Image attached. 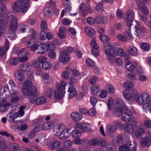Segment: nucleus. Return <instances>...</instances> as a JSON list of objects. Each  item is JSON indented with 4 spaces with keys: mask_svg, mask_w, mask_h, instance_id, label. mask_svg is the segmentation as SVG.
<instances>
[{
    "mask_svg": "<svg viewBox=\"0 0 151 151\" xmlns=\"http://www.w3.org/2000/svg\"><path fill=\"white\" fill-rule=\"evenodd\" d=\"M19 117V115L17 112L11 114L9 116V121L12 122L14 123H17L15 119Z\"/></svg>",
    "mask_w": 151,
    "mask_h": 151,
    "instance_id": "nucleus-43",
    "label": "nucleus"
},
{
    "mask_svg": "<svg viewBox=\"0 0 151 151\" xmlns=\"http://www.w3.org/2000/svg\"><path fill=\"white\" fill-rule=\"evenodd\" d=\"M106 149L108 151H115L116 150V147L113 145H108L106 147Z\"/></svg>",
    "mask_w": 151,
    "mask_h": 151,
    "instance_id": "nucleus-64",
    "label": "nucleus"
},
{
    "mask_svg": "<svg viewBox=\"0 0 151 151\" xmlns=\"http://www.w3.org/2000/svg\"><path fill=\"white\" fill-rule=\"evenodd\" d=\"M119 149V151H129L128 146L127 145V143L120 147Z\"/></svg>",
    "mask_w": 151,
    "mask_h": 151,
    "instance_id": "nucleus-57",
    "label": "nucleus"
},
{
    "mask_svg": "<svg viewBox=\"0 0 151 151\" xmlns=\"http://www.w3.org/2000/svg\"><path fill=\"white\" fill-rule=\"evenodd\" d=\"M126 143L127 145L128 146L129 151L131 150H136L137 145L135 142L134 141H129Z\"/></svg>",
    "mask_w": 151,
    "mask_h": 151,
    "instance_id": "nucleus-36",
    "label": "nucleus"
},
{
    "mask_svg": "<svg viewBox=\"0 0 151 151\" xmlns=\"http://www.w3.org/2000/svg\"><path fill=\"white\" fill-rule=\"evenodd\" d=\"M113 49L114 51V54L116 56L119 55L120 56H124L125 55V52L122 49H119L117 50L115 49L113 47Z\"/></svg>",
    "mask_w": 151,
    "mask_h": 151,
    "instance_id": "nucleus-29",
    "label": "nucleus"
},
{
    "mask_svg": "<svg viewBox=\"0 0 151 151\" xmlns=\"http://www.w3.org/2000/svg\"><path fill=\"white\" fill-rule=\"evenodd\" d=\"M53 123L51 122H47L42 125V129L43 130H49L52 128Z\"/></svg>",
    "mask_w": 151,
    "mask_h": 151,
    "instance_id": "nucleus-34",
    "label": "nucleus"
},
{
    "mask_svg": "<svg viewBox=\"0 0 151 151\" xmlns=\"http://www.w3.org/2000/svg\"><path fill=\"white\" fill-rule=\"evenodd\" d=\"M91 90L92 93L94 95H96L99 92L100 89L99 86L95 85L92 86Z\"/></svg>",
    "mask_w": 151,
    "mask_h": 151,
    "instance_id": "nucleus-38",
    "label": "nucleus"
},
{
    "mask_svg": "<svg viewBox=\"0 0 151 151\" xmlns=\"http://www.w3.org/2000/svg\"><path fill=\"white\" fill-rule=\"evenodd\" d=\"M124 86L127 90H132L134 88V85L131 81H125L124 83Z\"/></svg>",
    "mask_w": 151,
    "mask_h": 151,
    "instance_id": "nucleus-28",
    "label": "nucleus"
},
{
    "mask_svg": "<svg viewBox=\"0 0 151 151\" xmlns=\"http://www.w3.org/2000/svg\"><path fill=\"white\" fill-rule=\"evenodd\" d=\"M139 95L144 103L142 106L143 109L145 112H147L151 109L150 96L146 93H143Z\"/></svg>",
    "mask_w": 151,
    "mask_h": 151,
    "instance_id": "nucleus-7",
    "label": "nucleus"
},
{
    "mask_svg": "<svg viewBox=\"0 0 151 151\" xmlns=\"http://www.w3.org/2000/svg\"><path fill=\"white\" fill-rule=\"evenodd\" d=\"M141 145L143 147H148L151 144V137H146L142 138L140 140Z\"/></svg>",
    "mask_w": 151,
    "mask_h": 151,
    "instance_id": "nucleus-15",
    "label": "nucleus"
},
{
    "mask_svg": "<svg viewBox=\"0 0 151 151\" xmlns=\"http://www.w3.org/2000/svg\"><path fill=\"white\" fill-rule=\"evenodd\" d=\"M32 83L30 80H27L23 85L22 92L23 94L27 96L33 95L37 92V88L32 86Z\"/></svg>",
    "mask_w": 151,
    "mask_h": 151,
    "instance_id": "nucleus-5",
    "label": "nucleus"
},
{
    "mask_svg": "<svg viewBox=\"0 0 151 151\" xmlns=\"http://www.w3.org/2000/svg\"><path fill=\"white\" fill-rule=\"evenodd\" d=\"M39 128L38 126L36 127L34 129V130L29 132L28 134V137L29 138L32 139L35 137L37 134L36 132L39 131V130L37 129Z\"/></svg>",
    "mask_w": 151,
    "mask_h": 151,
    "instance_id": "nucleus-31",
    "label": "nucleus"
},
{
    "mask_svg": "<svg viewBox=\"0 0 151 151\" xmlns=\"http://www.w3.org/2000/svg\"><path fill=\"white\" fill-rule=\"evenodd\" d=\"M19 27V30L20 32L22 33H25L27 32H28L29 34L26 37H28L29 35L30 36H31L32 34V31L31 29H33L34 32H35L33 29L29 28L28 26L24 24H21Z\"/></svg>",
    "mask_w": 151,
    "mask_h": 151,
    "instance_id": "nucleus-13",
    "label": "nucleus"
},
{
    "mask_svg": "<svg viewBox=\"0 0 151 151\" xmlns=\"http://www.w3.org/2000/svg\"><path fill=\"white\" fill-rule=\"evenodd\" d=\"M136 101L137 104L140 105H143V104H144L143 101L142 100L141 97H140L139 94L136 97Z\"/></svg>",
    "mask_w": 151,
    "mask_h": 151,
    "instance_id": "nucleus-61",
    "label": "nucleus"
},
{
    "mask_svg": "<svg viewBox=\"0 0 151 151\" xmlns=\"http://www.w3.org/2000/svg\"><path fill=\"white\" fill-rule=\"evenodd\" d=\"M72 142L69 140H67L65 141L63 143V146L65 147L66 148H68L70 147L72 145Z\"/></svg>",
    "mask_w": 151,
    "mask_h": 151,
    "instance_id": "nucleus-63",
    "label": "nucleus"
},
{
    "mask_svg": "<svg viewBox=\"0 0 151 151\" xmlns=\"http://www.w3.org/2000/svg\"><path fill=\"white\" fill-rule=\"evenodd\" d=\"M20 150L19 145L16 143H13L10 145L9 151H18Z\"/></svg>",
    "mask_w": 151,
    "mask_h": 151,
    "instance_id": "nucleus-35",
    "label": "nucleus"
},
{
    "mask_svg": "<svg viewBox=\"0 0 151 151\" xmlns=\"http://www.w3.org/2000/svg\"><path fill=\"white\" fill-rule=\"evenodd\" d=\"M84 31L86 34L89 36H92L95 33V30L90 27L86 26L84 27Z\"/></svg>",
    "mask_w": 151,
    "mask_h": 151,
    "instance_id": "nucleus-27",
    "label": "nucleus"
},
{
    "mask_svg": "<svg viewBox=\"0 0 151 151\" xmlns=\"http://www.w3.org/2000/svg\"><path fill=\"white\" fill-rule=\"evenodd\" d=\"M45 96L49 97H52L53 95V89L50 88H47L45 91Z\"/></svg>",
    "mask_w": 151,
    "mask_h": 151,
    "instance_id": "nucleus-51",
    "label": "nucleus"
},
{
    "mask_svg": "<svg viewBox=\"0 0 151 151\" xmlns=\"http://www.w3.org/2000/svg\"><path fill=\"white\" fill-rule=\"evenodd\" d=\"M14 77L16 80L21 83L23 82L25 78L24 75L23 73L18 72L15 73Z\"/></svg>",
    "mask_w": 151,
    "mask_h": 151,
    "instance_id": "nucleus-23",
    "label": "nucleus"
},
{
    "mask_svg": "<svg viewBox=\"0 0 151 151\" xmlns=\"http://www.w3.org/2000/svg\"><path fill=\"white\" fill-rule=\"evenodd\" d=\"M99 38L100 40L103 42H105L109 40V37L104 35H100L99 36Z\"/></svg>",
    "mask_w": 151,
    "mask_h": 151,
    "instance_id": "nucleus-58",
    "label": "nucleus"
},
{
    "mask_svg": "<svg viewBox=\"0 0 151 151\" xmlns=\"http://www.w3.org/2000/svg\"><path fill=\"white\" fill-rule=\"evenodd\" d=\"M68 98L69 99H72L76 94V90L70 91H68Z\"/></svg>",
    "mask_w": 151,
    "mask_h": 151,
    "instance_id": "nucleus-55",
    "label": "nucleus"
},
{
    "mask_svg": "<svg viewBox=\"0 0 151 151\" xmlns=\"http://www.w3.org/2000/svg\"><path fill=\"white\" fill-rule=\"evenodd\" d=\"M140 46L142 49L145 51H147L150 49L149 45L146 43H143L141 44Z\"/></svg>",
    "mask_w": 151,
    "mask_h": 151,
    "instance_id": "nucleus-59",
    "label": "nucleus"
},
{
    "mask_svg": "<svg viewBox=\"0 0 151 151\" xmlns=\"http://www.w3.org/2000/svg\"><path fill=\"white\" fill-rule=\"evenodd\" d=\"M60 88H62L63 89H64L65 91V88L66 86H68V91H70L75 90V89L73 88V83L71 82H68L65 83L64 82H61L60 84Z\"/></svg>",
    "mask_w": 151,
    "mask_h": 151,
    "instance_id": "nucleus-18",
    "label": "nucleus"
},
{
    "mask_svg": "<svg viewBox=\"0 0 151 151\" xmlns=\"http://www.w3.org/2000/svg\"><path fill=\"white\" fill-rule=\"evenodd\" d=\"M134 126L133 125V126H132L130 124L126 123L124 124V129L127 132L133 133L134 132L133 129V127Z\"/></svg>",
    "mask_w": 151,
    "mask_h": 151,
    "instance_id": "nucleus-30",
    "label": "nucleus"
},
{
    "mask_svg": "<svg viewBox=\"0 0 151 151\" xmlns=\"http://www.w3.org/2000/svg\"><path fill=\"white\" fill-rule=\"evenodd\" d=\"M46 99L44 97H40L37 99L36 101V104L40 105L45 103Z\"/></svg>",
    "mask_w": 151,
    "mask_h": 151,
    "instance_id": "nucleus-46",
    "label": "nucleus"
},
{
    "mask_svg": "<svg viewBox=\"0 0 151 151\" xmlns=\"http://www.w3.org/2000/svg\"><path fill=\"white\" fill-rule=\"evenodd\" d=\"M52 67L51 63L48 61L45 62L42 65V68L46 70H48L51 68Z\"/></svg>",
    "mask_w": 151,
    "mask_h": 151,
    "instance_id": "nucleus-52",
    "label": "nucleus"
},
{
    "mask_svg": "<svg viewBox=\"0 0 151 151\" xmlns=\"http://www.w3.org/2000/svg\"><path fill=\"white\" fill-rule=\"evenodd\" d=\"M96 39L95 37H93L90 43V45L92 49L95 48H99V46L96 42Z\"/></svg>",
    "mask_w": 151,
    "mask_h": 151,
    "instance_id": "nucleus-50",
    "label": "nucleus"
},
{
    "mask_svg": "<svg viewBox=\"0 0 151 151\" xmlns=\"http://www.w3.org/2000/svg\"><path fill=\"white\" fill-rule=\"evenodd\" d=\"M9 19H11L9 25V29L12 31L16 30L17 27V19L10 14H8Z\"/></svg>",
    "mask_w": 151,
    "mask_h": 151,
    "instance_id": "nucleus-11",
    "label": "nucleus"
},
{
    "mask_svg": "<svg viewBox=\"0 0 151 151\" xmlns=\"http://www.w3.org/2000/svg\"><path fill=\"white\" fill-rule=\"evenodd\" d=\"M46 32L45 30H42L40 33L39 37L42 41L45 40L46 39Z\"/></svg>",
    "mask_w": 151,
    "mask_h": 151,
    "instance_id": "nucleus-49",
    "label": "nucleus"
},
{
    "mask_svg": "<svg viewBox=\"0 0 151 151\" xmlns=\"http://www.w3.org/2000/svg\"><path fill=\"white\" fill-rule=\"evenodd\" d=\"M26 107V105L22 106L19 108V109L17 113L19 115V116H22L24 114V109Z\"/></svg>",
    "mask_w": 151,
    "mask_h": 151,
    "instance_id": "nucleus-45",
    "label": "nucleus"
},
{
    "mask_svg": "<svg viewBox=\"0 0 151 151\" xmlns=\"http://www.w3.org/2000/svg\"><path fill=\"white\" fill-rule=\"evenodd\" d=\"M0 105L10 106L11 104L7 101L6 99H0Z\"/></svg>",
    "mask_w": 151,
    "mask_h": 151,
    "instance_id": "nucleus-56",
    "label": "nucleus"
},
{
    "mask_svg": "<svg viewBox=\"0 0 151 151\" xmlns=\"http://www.w3.org/2000/svg\"><path fill=\"white\" fill-rule=\"evenodd\" d=\"M89 144L92 146H97L99 145V141L97 139H91L89 142Z\"/></svg>",
    "mask_w": 151,
    "mask_h": 151,
    "instance_id": "nucleus-53",
    "label": "nucleus"
},
{
    "mask_svg": "<svg viewBox=\"0 0 151 151\" xmlns=\"http://www.w3.org/2000/svg\"><path fill=\"white\" fill-rule=\"evenodd\" d=\"M87 65L91 67H93L94 66V62L91 59H88L86 60Z\"/></svg>",
    "mask_w": 151,
    "mask_h": 151,
    "instance_id": "nucleus-60",
    "label": "nucleus"
},
{
    "mask_svg": "<svg viewBox=\"0 0 151 151\" xmlns=\"http://www.w3.org/2000/svg\"><path fill=\"white\" fill-rule=\"evenodd\" d=\"M61 143L60 141L56 140L52 142L50 145V148L52 150L57 149L60 146Z\"/></svg>",
    "mask_w": 151,
    "mask_h": 151,
    "instance_id": "nucleus-25",
    "label": "nucleus"
},
{
    "mask_svg": "<svg viewBox=\"0 0 151 151\" xmlns=\"http://www.w3.org/2000/svg\"><path fill=\"white\" fill-rule=\"evenodd\" d=\"M31 30L32 31L31 36H30L29 35L28 37H24L22 39V42L23 43L26 44L27 47L30 48L31 51L35 52L38 50L39 45L37 43H36L37 40L36 32H34L33 29Z\"/></svg>",
    "mask_w": 151,
    "mask_h": 151,
    "instance_id": "nucleus-3",
    "label": "nucleus"
},
{
    "mask_svg": "<svg viewBox=\"0 0 151 151\" xmlns=\"http://www.w3.org/2000/svg\"><path fill=\"white\" fill-rule=\"evenodd\" d=\"M106 128L109 131L111 132H114L116 129L115 126L111 124L107 125Z\"/></svg>",
    "mask_w": 151,
    "mask_h": 151,
    "instance_id": "nucleus-48",
    "label": "nucleus"
},
{
    "mask_svg": "<svg viewBox=\"0 0 151 151\" xmlns=\"http://www.w3.org/2000/svg\"><path fill=\"white\" fill-rule=\"evenodd\" d=\"M60 85L59 84L58 86L57 92L56 91H55V98L58 99H62L65 93V91L64 89H63L62 88H60Z\"/></svg>",
    "mask_w": 151,
    "mask_h": 151,
    "instance_id": "nucleus-12",
    "label": "nucleus"
},
{
    "mask_svg": "<svg viewBox=\"0 0 151 151\" xmlns=\"http://www.w3.org/2000/svg\"><path fill=\"white\" fill-rule=\"evenodd\" d=\"M105 89L109 93H113L115 91L114 88L111 84L108 83L105 86Z\"/></svg>",
    "mask_w": 151,
    "mask_h": 151,
    "instance_id": "nucleus-37",
    "label": "nucleus"
},
{
    "mask_svg": "<svg viewBox=\"0 0 151 151\" xmlns=\"http://www.w3.org/2000/svg\"><path fill=\"white\" fill-rule=\"evenodd\" d=\"M115 109L114 115L119 116L122 114V119L124 122H130L133 125L136 126L137 123L135 119L132 117V113L130 110L125 107L124 101L122 99L116 100L115 104Z\"/></svg>",
    "mask_w": 151,
    "mask_h": 151,
    "instance_id": "nucleus-1",
    "label": "nucleus"
},
{
    "mask_svg": "<svg viewBox=\"0 0 151 151\" xmlns=\"http://www.w3.org/2000/svg\"><path fill=\"white\" fill-rule=\"evenodd\" d=\"M79 10L82 12V16L83 17L86 16L87 13H91L93 11L92 8L90 6H85L83 3L80 4Z\"/></svg>",
    "mask_w": 151,
    "mask_h": 151,
    "instance_id": "nucleus-10",
    "label": "nucleus"
},
{
    "mask_svg": "<svg viewBox=\"0 0 151 151\" xmlns=\"http://www.w3.org/2000/svg\"><path fill=\"white\" fill-rule=\"evenodd\" d=\"M117 38L123 42H126L127 41V39L123 34H118L117 36Z\"/></svg>",
    "mask_w": 151,
    "mask_h": 151,
    "instance_id": "nucleus-62",
    "label": "nucleus"
},
{
    "mask_svg": "<svg viewBox=\"0 0 151 151\" xmlns=\"http://www.w3.org/2000/svg\"><path fill=\"white\" fill-rule=\"evenodd\" d=\"M70 117L74 120L78 121L82 119L83 116L78 112H74L70 114Z\"/></svg>",
    "mask_w": 151,
    "mask_h": 151,
    "instance_id": "nucleus-22",
    "label": "nucleus"
},
{
    "mask_svg": "<svg viewBox=\"0 0 151 151\" xmlns=\"http://www.w3.org/2000/svg\"><path fill=\"white\" fill-rule=\"evenodd\" d=\"M134 17V12L133 10H129L127 12L126 14V18L127 19L133 20Z\"/></svg>",
    "mask_w": 151,
    "mask_h": 151,
    "instance_id": "nucleus-33",
    "label": "nucleus"
},
{
    "mask_svg": "<svg viewBox=\"0 0 151 151\" xmlns=\"http://www.w3.org/2000/svg\"><path fill=\"white\" fill-rule=\"evenodd\" d=\"M6 22H4L2 20L0 21V37L1 35L3 33L6 26Z\"/></svg>",
    "mask_w": 151,
    "mask_h": 151,
    "instance_id": "nucleus-40",
    "label": "nucleus"
},
{
    "mask_svg": "<svg viewBox=\"0 0 151 151\" xmlns=\"http://www.w3.org/2000/svg\"><path fill=\"white\" fill-rule=\"evenodd\" d=\"M123 139V138L121 135H118L116 137H113L112 139L113 143L117 145L122 143Z\"/></svg>",
    "mask_w": 151,
    "mask_h": 151,
    "instance_id": "nucleus-26",
    "label": "nucleus"
},
{
    "mask_svg": "<svg viewBox=\"0 0 151 151\" xmlns=\"http://www.w3.org/2000/svg\"><path fill=\"white\" fill-rule=\"evenodd\" d=\"M0 149L2 151H6L8 150L4 139L0 137Z\"/></svg>",
    "mask_w": 151,
    "mask_h": 151,
    "instance_id": "nucleus-24",
    "label": "nucleus"
},
{
    "mask_svg": "<svg viewBox=\"0 0 151 151\" xmlns=\"http://www.w3.org/2000/svg\"><path fill=\"white\" fill-rule=\"evenodd\" d=\"M70 129L68 128L65 127L63 124L56 125L53 130L54 134L58 137L61 139H68L70 135Z\"/></svg>",
    "mask_w": 151,
    "mask_h": 151,
    "instance_id": "nucleus-2",
    "label": "nucleus"
},
{
    "mask_svg": "<svg viewBox=\"0 0 151 151\" xmlns=\"http://www.w3.org/2000/svg\"><path fill=\"white\" fill-rule=\"evenodd\" d=\"M29 55V52L25 50L24 48L19 50L18 54L19 62L23 63L27 61L28 59V57Z\"/></svg>",
    "mask_w": 151,
    "mask_h": 151,
    "instance_id": "nucleus-9",
    "label": "nucleus"
},
{
    "mask_svg": "<svg viewBox=\"0 0 151 151\" xmlns=\"http://www.w3.org/2000/svg\"><path fill=\"white\" fill-rule=\"evenodd\" d=\"M30 5L29 0H19L14 4L12 9L16 12L21 11L25 13L27 11Z\"/></svg>",
    "mask_w": 151,
    "mask_h": 151,
    "instance_id": "nucleus-4",
    "label": "nucleus"
},
{
    "mask_svg": "<svg viewBox=\"0 0 151 151\" xmlns=\"http://www.w3.org/2000/svg\"><path fill=\"white\" fill-rule=\"evenodd\" d=\"M70 59L68 54L64 51H62L60 53L58 58L60 62L65 63L68 62Z\"/></svg>",
    "mask_w": 151,
    "mask_h": 151,
    "instance_id": "nucleus-14",
    "label": "nucleus"
},
{
    "mask_svg": "<svg viewBox=\"0 0 151 151\" xmlns=\"http://www.w3.org/2000/svg\"><path fill=\"white\" fill-rule=\"evenodd\" d=\"M19 63V58L18 57H14L10 60V63L12 65H15Z\"/></svg>",
    "mask_w": 151,
    "mask_h": 151,
    "instance_id": "nucleus-54",
    "label": "nucleus"
},
{
    "mask_svg": "<svg viewBox=\"0 0 151 151\" xmlns=\"http://www.w3.org/2000/svg\"><path fill=\"white\" fill-rule=\"evenodd\" d=\"M38 95V92L37 90V92L36 93L33 95H31L29 96L30 97L29 99V101L32 104H34L35 103L36 104V101L37 99V95Z\"/></svg>",
    "mask_w": 151,
    "mask_h": 151,
    "instance_id": "nucleus-32",
    "label": "nucleus"
},
{
    "mask_svg": "<svg viewBox=\"0 0 151 151\" xmlns=\"http://www.w3.org/2000/svg\"><path fill=\"white\" fill-rule=\"evenodd\" d=\"M45 43L47 50H53L55 49V46L52 42H49Z\"/></svg>",
    "mask_w": 151,
    "mask_h": 151,
    "instance_id": "nucleus-41",
    "label": "nucleus"
},
{
    "mask_svg": "<svg viewBox=\"0 0 151 151\" xmlns=\"http://www.w3.org/2000/svg\"><path fill=\"white\" fill-rule=\"evenodd\" d=\"M137 65L136 62L134 61L127 62L125 64V66L127 70L129 71H133Z\"/></svg>",
    "mask_w": 151,
    "mask_h": 151,
    "instance_id": "nucleus-17",
    "label": "nucleus"
},
{
    "mask_svg": "<svg viewBox=\"0 0 151 151\" xmlns=\"http://www.w3.org/2000/svg\"><path fill=\"white\" fill-rule=\"evenodd\" d=\"M11 102L16 103L19 100V94L17 91H14L12 92L11 95Z\"/></svg>",
    "mask_w": 151,
    "mask_h": 151,
    "instance_id": "nucleus-20",
    "label": "nucleus"
},
{
    "mask_svg": "<svg viewBox=\"0 0 151 151\" xmlns=\"http://www.w3.org/2000/svg\"><path fill=\"white\" fill-rule=\"evenodd\" d=\"M137 4L139 9L144 14H147L148 13V11L145 4L139 0L136 1Z\"/></svg>",
    "mask_w": 151,
    "mask_h": 151,
    "instance_id": "nucleus-19",
    "label": "nucleus"
},
{
    "mask_svg": "<svg viewBox=\"0 0 151 151\" xmlns=\"http://www.w3.org/2000/svg\"><path fill=\"white\" fill-rule=\"evenodd\" d=\"M32 66L28 62H25L23 64H21L19 66V68L22 71L28 72L31 70Z\"/></svg>",
    "mask_w": 151,
    "mask_h": 151,
    "instance_id": "nucleus-16",
    "label": "nucleus"
},
{
    "mask_svg": "<svg viewBox=\"0 0 151 151\" xmlns=\"http://www.w3.org/2000/svg\"><path fill=\"white\" fill-rule=\"evenodd\" d=\"M123 94L124 98L126 99L129 100L131 99L132 96L129 91L124 90L123 91Z\"/></svg>",
    "mask_w": 151,
    "mask_h": 151,
    "instance_id": "nucleus-42",
    "label": "nucleus"
},
{
    "mask_svg": "<svg viewBox=\"0 0 151 151\" xmlns=\"http://www.w3.org/2000/svg\"><path fill=\"white\" fill-rule=\"evenodd\" d=\"M47 51L46 43H42L39 45L37 52L40 54L45 53Z\"/></svg>",
    "mask_w": 151,
    "mask_h": 151,
    "instance_id": "nucleus-21",
    "label": "nucleus"
},
{
    "mask_svg": "<svg viewBox=\"0 0 151 151\" xmlns=\"http://www.w3.org/2000/svg\"><path fill=\"white\" fill-rule=\"evenodd\" d=\"M71 135L74 138H79L81 136V134L77 130L74 129L71 132Z\"/></svg>",
    "mask_w": 151,
    "mask_h": 151,
    "instance_id": "nucleus-47",
    "label": "nucleus"
},
{
    "mask_svg": "<svg viewBox=\"0 0 151 151\" xmlns=\"http://www.w3.org/2000/svg\"><path fill=\"white\" fill-rule=\"evenodd\" d=\"M105 49V53L107 59L111 63H114L115 62L116 55L114 54V51L113 47L109 44H105L104 45Z\"/></svg>",
    "mask_w": 151,
    "mask_h": 151,
    "instance_id": "nucleus-6",
    "label": "nucleus"
},
{
    "mask_svg": "<svg viewBox=\"0 0 151 151\" xmlns=\"http://www.w3.org/2000/svg\"><path fill=\"white\" fill-rule=\"evenodd\" d=\"M145 133V131L143 129L139 128L137 130L135 135L137 137H140L141 136L143 135Z\"/></svg>",
    "mask_w": 151,
    "mask_h": 151,
    "instance_id": "nucleus-44",
    "label": "nucleus"
},
{
    "mask_svg": "<svg viewBox=\"0 0 151 151\" xmlns=\"http://www.w3.org/2000/svg\"><path fill=\"white\" fill-rule=\"evenodd\" d=\"M75 128L79 130L83 133L85 131L88 132L91 131V126L86 123L81 124L77 123L75 125Z\"/></svg>",
    "mask_w": 151,
    "mask_h": 151,
    "instance_id": "nucleus-8",
    "label": "nucleus"
},
{
    "mask_svg": "<svg viewBox=\"0 0 151 151\" xmlns=\"http://www.w3.org/2000/svg\"><path fill=\"white\" fill-rule=\"evenodd\" d=\"M129 51L130 54L133 56H137L138 54L137 48L133 46L130 47Z\"/></svg>",
    "mask_w": 151,
    "mask_h": 151,
    "instance_id": "nucleus-39",
    "label": "nucleus"
}]
</instances>
